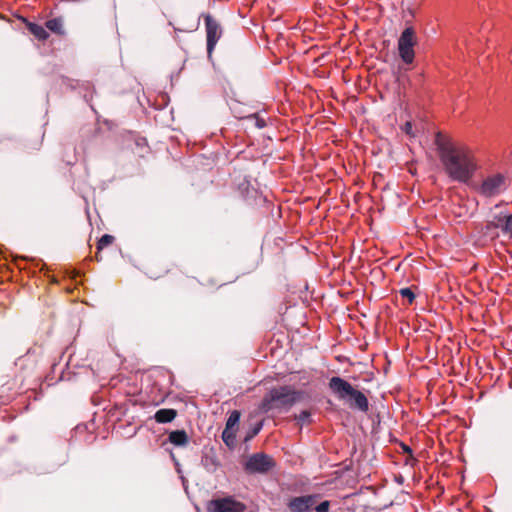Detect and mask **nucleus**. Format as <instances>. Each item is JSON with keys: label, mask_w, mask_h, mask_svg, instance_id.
I'll use <instances>...</instances> for the list:
<instances>
[{"label": "nucleus", "mask_w": 512, "mask_h": 512, "mask_svg": "<svg viewBox=\"0 0 512 512\" xmlns=\"http://www.w3.org/2000/svg\"><path fill=\"white\" fill-rule=\"evenodd\" d=\"M434 143L447 176L453 181L468 183L478 169L473 151L441 132L435 134Z\"/></svg>", "instance_id": "nucleus-1"}, {"label": "nucleus", "mask_w": 512, "mask_h": 512, "mask_svg": "<svg viewBox=\"0 0 512 512\" xmlns=\"http://www.w3.org/2000/svg\"><path fill=\"white\" fill-rule=\"evenodd\" d=\"M328 386L335 397L351 409L364 413L368 411L369 402L365 394L355 389L347 380L339 376H333L330 378Z\"/></svg>", "instance_id": "nucleus-2"}, {"label": "nucleus", "mask_w": 512, "mask_h": 512, "mask_svg": "<svg viewBox=\"0 0 512 512\" xmlns=\"http://www.w3.org/2000/svg\"><path fill=\"white\" fill-rule=\"evenodd\" d=\"M303 392L297 391L291 386H280L269 390L259 406L261 412L271 410L288 411L296 402L300 401Z\"/></svg>", "instance_id": "nucleus-3"}, {"label": "nucleus", "mask_w": 512, "mask_h": 512, "mask_svg": "<svg viewBox=\"0 0 512 512\" xmlns=\"http://www.w3.org/2000/svg\"><path fill=\"white\" fill-rule=\"evenodd\" d=\"M417 44V37L413 27H406L398 39V53L401 60L410 65L414 62L415 51L414 47Z\"/></svg>", "instance_id": "nucleus-4"}, {"label": "nucleus", "mask_w": 512, "mask_h": 512, "mask_svg": "<svg viewBox=\"0 0 512 512\" xmlns=\"http://www.w3.org/2000/svg\"><path fill=\"white\" fill-rule=\"evenodd\" d=\"M275 465L271 456L265 453H254L246 459L243 468L248 474H267Z\"/></svg>", "instance_id": "nucleus-5"}, {"label": "nucleus", "mask_w": 512, "mask_h": 512, "mask_svg": "<svg viewBox=\"0 0 512 512\" xmlns=\"http://www.w3.org/2000/svg\"><path fill=\"white\" fill-rule=\"evenodd\" d=\"M506 178L502 174H494L485 178L478 191L485 197H493L505 190Z\"/></svg>", "instance_id": "nucleus-6"}, {"label": "nucleus", "mask_w": 512, "mask_h": 512, "mask_svg": "<svg viewBox=\"0 0 512 512\" xmlns=\"http://www.w3.org/2000/svg\"><path fill=\"white\" fill-rule=\"evenodd\" d=\"M246 506L232 497L213 499L207 505V512H244Z\"/></svg>", "instance_id": "nucleus-7"}, {"label": "nucleus", "mask_w": 512, "mask_h": 512, "mask_svg": "<svg viewBox=\"0 0 512 512\" xmlns=\"http://www.w3.org/2000/svg\"><path fill=\"white\" fill-rule=\"evenodd\" d=\"M203 16L206 26L207 52L208 55H211L222 35V30L218 22L210 14Z\"/></svg>", "instance_id": "nucleus-8"}, {"label": "nucleus", "mask_w": 512, "mask_h": 512, "mask_svg": "<svg viewBox=\"0 0 512 512\" xmlns=\"http://www.w3.org/2000/svg\"><path fill=\"white\" fill-rule=\"evenodd\" d=\"M318 498L319 495L317 494L293 497L289 500L287 506L291 512H310Z\"/></svg>", "instance_id": "nucleus-9"}, {"label": "nucleus", "mask_w": 512, "mask_h": 512, "mask_svg": "<svg viewBox=\"0 0 512 512\" xmlns=\"http://www.w3.org/2000/svg\"><path fill=\"white\" fill-rule=\"evenodd\" d=\"M488 227L501 228L504 234L512 237V214L508 216H496L494 221L488 223Z\"/></svg>", "instance_id": "nucleus-10"}, {"label": "nucleus", "mask_w": 512, "mask_h": 512, "mask_svg": "<svg viewBox=\"0 0 512 512\" xmlns=\"http://www.w3.org/2000/svg\"><path fill=\"white\" fill-rule=\"evenodd\" d=\"M168 440L177 447H184L189 442L188 435L184 430L171 431L169 433Z\"/></svg>", "instance_id": "nucleus-11"}, {"label": "nucleus", "mask_w": 512, "mask_h": 512, "mask_svg": "<svg viewBox=\"0 0 512 512\" xmlns=\"http://www.w3.org/2000/svg\"><path fill=\"white\" fill-rule=\"evenodd\" d=\"M177 416V411L175 409H159L154 414V419L158 423H170Z\"/></svg>", "instance_id": "nucleus-12"}, {"label": "nucleus", "mask_w": 512, "mask_h": 512, "mask_svg": "<svg viewBox=\"0 0 512 512\" xmlns=\"http://www.w3.org/2000/svg\"><path fill=\"white\" fill-rule=\"evenodd\" d=\"M46 27L53 33L63 35V21L60 18H53L46 22Z\"/></svg>", "instance_id": "nucleus-13"}, {"label": "nucleus", "mask_w": 512, "mask_h": 512, "mask_svg": "<svg viewBox=\"0 0 512 512\" xmlns=\"http://www.w3.org/2000/svg\"><path fill=\"white\" fill-rule=\"evenodd\" d=\"M28 29L39 40H46L49 36L48 32L41 25L30 23Z\"/></svg>", "instance_id": "nucleus-14"}, {"label": "nucleus", "mask_w": 512, "mask_h": 512, "mask_svg": "<svg viewBox=\"0 0 512 512\" xmlns=\"http://www.w3.org/2000/svg\"><path fill=\"white\" fill-rule=\"evenodd\" d=\"M240 419V413L237 410H234L230 413L225 428L227 429H233L239 422Z\"/></svg>", "instance_id": "nucleus-15"}, {"label": "nucleus", "mask_w": 512, "mask_h": 512, "mask_svg": "<svg viewBox=\"0 0 512 512\" xmlns=\"http://www.w3.org/2000/svg\"><path fill=\"white\" fill-rule=\"evenodd\" d=\"M114 240V237L109 234H104L97 243V249L102 250L104 247L110 245Z\"/></svg>", "instance_id": "nucleus-16"}, {"label": "nucleus", "mask_w": 512, "mask_h": 512, "mask_svg": "<svg viewBox=\"0 0 512 512\" xmlns=\"http://www.w3.org/2000/svg\"><path fill=\"white\" fill-rule=\"evenodd\" d=\"M399 294L403 297V298H406L408 300V303L409 304H412L414 299H415V294L414 292L411 290V288L409 287H406V288H402L399 290Z\"/></svg>", "instance_id": "nucleus-17"}, {"label": "nucleus", "mask_w": 512, "mask_h": 512, "mask_svg": "<svg viewBox=\"0 0 512 512\" xmlns=\"http://www.w3.org/2000/svg\"><path fill=\"white\" fill-rule=\"evenodd\" d=\"M222 439L227 445H230L231 443H233V441L235 439V433H234L233 429L225 428L224 431L222 432Z\"/></svg>", "instance_id": "nucleus-18"}, {"label": "nucleus", "mask_w": 512, "mask_h": 512, "mask_svg": "<svg viewBox=\"0 0 512 512\" xmlns=\"http://www.w3.org/2000/svg\"><path fill=\"white\" fill-rule=\"evenodd\" d=\"M203 461H205L204 465L207 468V470H209V471L215 470L216 467L218 466V463L216 462V460L213 457L205 456Z\"/></svg>", "instance_id": "nucleus-19"}, {"label": "nucleus", "mask_w": 512, "mask_h": 512, "mask_svg": "<svg viewBox=\"0 0 512 512\" xmlns=\"http://www.w3.org/2000/svg\"><path fill=\"white\" fill-rule=\"evenodd\" d=\"M329 508H330V502L327 500L321 502L318 505H316V504L314 505V509L316 512H329Z\"/></svg>", "instance_id": "nucleus-20"}, {"label": "nucleus", "mask_w": 512, "mask_h": 512, "mask_svg": "<svg viewBox=\"0 0 512 512\" xmlns=\"http://www.w3.org/2000/svg\"><path fill=\"white\" fill-rule=\"evenodd\" d=\"M311 414L309 411L304 410L300 412V414L296 417L297 421L301 424L309 422L310 421Z\"/></svg>", "instance_id": "nucleus-21"}, {"label": "nucleus", "mask_w": 512, "mask_h": 512, "mask_svg": "<svg viewBox=\"0 0 512 512\" xmlns=\"http://www.w3.org/2000/svg\"><path fill=\"white\" fill-rule=\"evenodd\" d=\"M403 130L405 131L406 134L412 135V124H411V122H406L405 125H404Z\"/></svg>", "instance_id": "nucleus-22"}, {"label": "nucleus", "mask_w": 512, "mask_h": 512, "mask_svg": "<svg viewBox=\"0 0 512 512\" xmlns=\"http://www.w3.org/2000/svg\"><path fill=\"white\" fill-rule=\"evenodd\" d=\"M256 125L258 128H263L266 125L265 120L257 118Z\"/></svg>", "instance_id": "nucleus-23"}, {"label": "nucleus", "mask_w": 512, "mask_h": 512, "mask_svg": "<svg viewBox=\"0 0 512 512\" xmlns=\"http://www.w3.org/2000/svg\"><path fill=\"white\" fill-rule=\"evenodd\" d=\"M404 451H406V452H408V453H411V452H412L411 448H410V447H408V446H404Z\"/></svg>", "instance_id": "nucleus-24"}]
</instances>
